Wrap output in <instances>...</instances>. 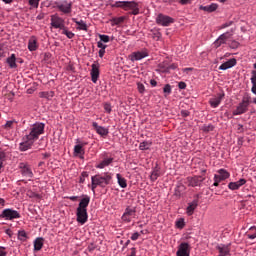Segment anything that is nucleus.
I'll use <instances>...</instances> for the list:
<instances>
[{
  "mask_svg": "<svg viewBox=\"0 0 256 256\" xmlns=\"http://www.w3.org/2000/svg\"><path fill=\"white\" fill-rule=\"evenodd\" d=\"M45 133V124L41 122H36L30 126L29 133H26L23 138L22 142L20 143V151H28L33 147V143L39 139L40 135Z\"/></svg>",
  "mask_w": 256,
  "mask_h": 256,
  "instance_id": "1",
  "label": "nucleus"
},
{
  "mask_svg": "<svg viewBox=\"0 0 256 256\" xmlns=\"http://www.w3.org/2000/svg\"><path fill=\"white\" fill-rule=\"evenodd\" d=\"M89 203H91V197L84 195L78 204L76 209V221L80 223V225H85L89 219V214L87 213Z\"/></svg>",
  "mask_w": 256,
  "mask_h": 256,
  "instance_id": "2",
  "label": "nucleus"
},
{
  "mask_svg": "<svg viewBox=\"0 0 256 256\" xmlns=\"http://www.w3.org/2000/svg\"><path fill=\"white\" fill-rule=\"evenodd\" d=\"M111 181H113V174L111 172H104L102 174H96L91 177V189L93 193H95V189L97 187H107V185H111Z\"/></svg>",
  "mask_w": 256,
  "mask_h": 256,
  "instance_id": "3",
  "label": "nucleus"
},
{
  "mask_svg": "<svg viewBox=\"0 0 256 256\" xmlns=\"http://www.w3.org/2000/svg\"><path fill=\"white\" fill-rule=\"evenodd\" d=\"M112 7L117 9H123V11H131L130 15H139V2L133 1H116L112 4Z\"/></svg>",
  "mask_w": 256,
  "mask_h": 256,
  "instance_id": "4",
  "label": "nucleus"
},
{
  "mask_svg": "<svg viewBox=\"0 0 256 256\" xmlns=\"http://www.w3.org/2000/svg\"><path fill=\"white\" fill-rule=\"evenodd\" d=\"M233 33H235V29L231 28L229 31L221 34L213 43L215 49H219L221 45H228L230 37H233Z\"/></svg>",
  "mask_w": 256,
  "mask_h": 256,
  "instance_id": "5",
  "label": "nucleus"
},
{
  "mask_svg": "<svg viewBox=\"0 0 256 256\" xmlns=\"http://www.w3.org/2000/svg\"><path fill=\"white\" fill-rule=\"evenodd\" d=\"M0 219H4L5 221H13L15 219H21V213H19V211L17 210L6 208L1 212Z\"/></svg>",
  "mask_w": 256,
  "mask_h": 256,
  "instance_id": "6",
  "label": "nucleus"
},
{
  "mask_svg": "<svg viewBox=\"0 0 256 256\" xmlns=\"http://www.w3.org/2000/svg\"><path fill=\"white\" fill-rule=\"evenodd\" d=\"M50 27L51 29L63 30L65 27V19L59 16V14H53L50 16Z\"/></svg>",
  "mask_w": 256,
  "mask_h": 256,
  "instance_id": "7",
  "label": "nucleus"
},
{
  "mask_svg": "<svg viewBox=\"0 0 256 256\" xmlns=\"http://www.w3.org/2000/svg\"><path fill=\"white\" fill-rule=\"evenodd\" d=\"M56 9L63 13L64 15H69L71 11H73V2H69L67 0L58 1L55 3Z\"/></svg>",
  "mask_w": 256,
  "mask_h": 256,
  "instance_id": "8",
  "label": "nucleus"
},
{
  "mask_svg": "<svg viewBox=\"0 0 256 256\" xmlns=\"http://www.w3.org/2000/svg\"><path fill=\"white\" fill-rule=\"evenodd\" d=\"M157 25H161L162 27H169L172 23H175V19L165 14H158L156 17Z\"/></svg>",
  "mask_w": 256,
  "mask_h": 256,
  "instance_id": "9",
  "label": "nucleus"
},
{
  "mask_svg": "<svg viewBox=\"0 0 256 256\" xmlns=\"http://www.w3.org/2000/svg\"><path fill=\"white\" fill-rule=\"evenodd\" d=\"M191 255V245L188 242H182L178 246L176 256H189Z\"/></svg>",
  "mask_w": 256,
  "mask_h": 256,
  "instance_id": "10",
  "label": "nucleus"
},
{
  "mask_svg": "<svg viewBox=\"0 0 256 256\" xmlns=\"http://www.w3.org/2000/svg\"><path fill=\"white\" fill-rule=\"evenodd\" d=\"M135 213H137L135 208L127 207L121 217L122 221L124 223H131V219H135Z\"/></svg>",
  "mask_w": 256,
  "mask_h": 256,
  "instance_id": "11",
  "label": "nucleus"
},
{
  "mask_svg": "<svg viewBox=\"0 0 256 256\" xmlns=\"http://www.w3.org/2000/svg\"><path fill=\"white\" fill-rule=\"evenodd\" d=\"M188 187H201V183L205 181V177L203 176H193L188 177Z\"/></svg>",
  "mask_w": 256,
  "mask_h": 256,
  "instance_id": "12",
  "label": "nucleus"
},
{
  "mask_svg": "<svg viewBox=\"0 0 256 256\" xmlns=\"http://www.w3.org/2000/svg\"><path fill=\"white\" fill-rule=\"evenodd\" d=\"M225 98V93H218L216 96L210 98L209 103H210V107H212L213 109H217V107H219V105H221V101H223V99Z\"/></svg>",
  "mask_w": 256,
  "mask_h": 256,
  "instance_id": "13",
  "label": "nucleus"
},
{
  "mask_svg": "<svg viewBox=\"0 0 256 256\" xmlns=\"http://www.w3.org/2000/svg\"><path fill=\"white\" fill-rule=\"evenodd\" d=\"M130 61L134 63V61H141V59H145V57H149V53L146 50L133 52L130 56Z\"/></svg>",
  "mask_w": 256,
  "mask_h": 256,
  "instance_id": "14",
  "label": "nucleus"
},
{
  "mask_svg": "<svg viewBox=\"0 0 256 256\" xmlns=\"http://www.w3.org/2000/svg\"><path fill=\"white\" fill-rule=\"evenodd\" d=\"M19 168L23 177H27L28 179H31V177H33V171H31L29 164L22 162L19 164Z\"/></svg>",
  "mask_w": 256,
  "mask_h": 256,
  "instance_id": "15",
  "label": "nucleus"
},
{
  "mask_svg": "<svg viewBox=\"0 0 256 256\" xmlns=\"http://www.w3.org/2000/svg\"><path fill=\"white\" fill-rule=\"evenodd\" d=\"M85 145H87V143H80L74 146V157L85 159V149H83Z\"/></svg>",
  "mask_w": 256,
  "mask_h": 256,
  "instance_id": "16",
  "label": "nucleus"
},
{
  "mask_svg": "<svg viewBox=\"0 0 256 256\" xmlns=\"http://www.w3.org/2000/svg\"><path fill=\"white\" fill-rule=\"evenodd\" d=\"M249 107V101L243 100L236 108V110L233 111V115H243L247 111V108Z\"/></svg>",
  "mask_w": 256,
  "mask_h": 256,
  "instance_id": "17",
  "label": "nucleus"
},
{
  "mask_svg": "<svg viewBox=\"0 0 256 256\" xmlns=\"http://www.w3.org/2000/svg\"><path fill=\"white\" fill-rule=\"evenodd\" d=\"M245 183H247V180H245V178H241L236 182H230L228 184V189H230V191H237V190L241 189V187H243V185H245Z\"/></svg>",
  "mask_w": 256,
  "mask_h": 256,
  "instance_id": "18",
  "label": "nucleus"
},
{
  "mask_svg": "<svg viewBox=\"0 0 256 256\" xmlns=\"http://www.w3.org/2000/svg\"><path fill=\"white\" fill-rule=\"evenodd\" d=\"M197 207H199V200L195 199L192 202H189L186 208V215H188V217H191V215L195 213V209H197Z\"/></svg>",
  "mask_w": 256,
  "mask_h": 256,
  "instance_id": "19",
  "label": "nucleus"
},
{
  "mask_svg": "<svg viewBox=\"0 0 256 256\" xmlns=\"http://www.w3.org/2000/svg\"><path fill=\"white\" fill-rule=\"evenodd\" d=\"M92 127H94L96 133L100 135L101 137H106V135H109V129L99 126L97 122L92 123Z\"/></svg>",
  "mask_w": 256,
  "mask_h": 256,
  "instance_id": "20",
  "label": "nucleus"
},
{
  "mask_svg": "<svg viewBox=\"0 0 256 256\" xmlns=\"http://www.w3.org/2000/svg\"><path fill=\"white\" fill-rule=\"evenodd\" d=\"M237 65V59L231 58L228 61L224 62L222 65L219 66L220 71H227V69H231Z\"/></svg>",
  "mask_w": 256,
  "mask_h": 256,
  "instance_id": "21",
  "label": "nucleus"
},
{
  "mask_svg": "<svg viewBox=\"0 0 256 256\" xmlns=\"http://www.w3.org/2000/svg\"><path fill=\"white\" fill-rule=\"evenodd\" d=\"M92 69L90 72L91 75V79H92V83H97L98 79H99V64H92L91 65Z\"/></svg>",
  "mask_w": 256,
  "mask_h": 256,
  "instance_id": "22",
  "label": "nucleus"
},
{
  "mask_svg": "<svg viewBox=\"0 0 256 256\" xmlns=\"http://www.w3.org/2000/svg\"><path fill=\"white\" fill-rule=\"evenodd\" d=\"M217 173H218L216 174L217 179H219L220 181H225L229 179V177H231V174L229 173V171L225 170L224 168L219 169Z\"/></svg>",
  "mask_w": 256,
  "mask_h": 256,
  "instance_id": "23",
  "label": "nucleus"
},
{
  "mask_svg": "<svg viewBox=\"0 0 256 256\" xmlns=\"http://www.w3.org/2000/svg\"><path fill=\"white\" fill-rule=\"evenodd\" d=\"M6 63L10 69H17V56L15 54H11L7 59Z\"/></svg>",
  "mask_w": 256,
  "mask_h": 256,
  "instance_id": "24",
  "label": "nucleus"
},
{
  "mask_svg": "<svg viewBox=\"0 0 256 256\" xmlns=\"http://www.w3.org/2000/svg\"><path fill=\"white\" fill-rule=\"evenodd\" d=\"M113 163V158H104L100 163L96 165V169H105V167H109Z\"/></svg>",
  "mask_w": 256,
  "mask_h": 256,
  "instance_id": "25",
  "label": "nucleus"
},
{
  "mask_svg": "<svg viewBox=\"0 0 256 256\" xmlns=\"http://www.w3.org/2000/svg\"><path fill=\"white\" fill-rule=\"evenodd\" d=\"M217 7H218V5L216 3H212V4L207 5V6L201 5L199 7V9L201 11H206L207 13H213V11H217Z\"/></svg>",
  "mask_w": 256,
  "mask_h": 256,
  "instance_id": "26",
  "label": "nucleus"
},
{
  "mask_svg": "<svg viewBox=\"0 0 256 256\" xmlns=\"http://www.w3.org/2000/svg\"><path fill=\"white\" fill-rule=\"evenodd\" d=\"M217 249L219 251V256H227L229 255V246L225 244H220L217 246Z\"/></svg>",
  "mask_w": 256,
  "mask_h": 256,
  "instance_id": "27",
  "label": "nucleus"
},
{
  "mask_svg": "<svg viewBox=\"0 0 256 256\" xmlns=\"http://www.w3.org/2000/svg\"><path fill=\"white\" fill-rule=\"evenodd\" d=\"M73 23H76L78 25L77 29L78 31H87V23L83 20H77L76 18H72Z\"/></svg>",
  "mask_w": 256,
  "mask_h": 256,
  "instance_id": "28",
  "label": "nucleus"
},
{
  "mask_svg": "<svg viewBox=\"0 0 256 256\" xmlns=\"http://www.w3.org/2000/svg\"><path fill=\"white\" fill-rule=\"evenodd\" d=\"M116 179H117V183H118L119 187H121V189H126V187H127V179H125L119 173L116 174Z\"/></svg>",
  "mask_w": 256,
  "mask_h": 256,
  "instance_id": "29",
  "label": "nucleus"
},
{
  "mask_svg": "<svg viewBox=\"0 0 256 256\" xmlns=\"http://www.w3.org/2000/svg\"><path fill=\"white\" fill-rule=\"evenodd\" d=\"M29 51H37V38L32 36L28 42Z\"/></svg>",
  "mask_w": 256,
  "mask_h": 256,
  "instance_id": "30",
  "label": "nucleus"
},
{
  "mask_svg": "<svg viewBox=\"0 0 256 256\" xmlns=\"http://www.w3.org/2000/svg\"><path fill=\"white\" fill-rule=\"evenodd\" d=\"M39 97H41V99H47L48 101H51V99L55 97V92L53 91L40 92Z\"/></svg>",
  "mask_w": 256,
  "mask_h": 256,
  "instance_id": "31",
  "label": "nucleus"
},
{
  "mask_svg": "<svg viewBox=\"0 0 256 256\" xmlns=\"http://www.w3.org/2000/svg\"><path fill=\"white\" fill-rule=\"evenodd\" d=\"M151 145H153V142L152 141H150V140H145V141H143V142H141L140 144H139V149H140V151H147L148 149H150L151 148Z\"/></svg>",
  "mask_w": 256,
  "mask_h": 256,
  "instance_id": "32",
  "label": "nucleus"
},
{
  "mask_svg": "<svg viewBox=\"0 0 256 256\" xmlns=\"http://www.w3.org/2000/svg\"><path fill=\"white\" fill-rule=\"evenodd\" d=\"M43 249V238H36L34 241V251H41Z\"/></svg>",
  "mask_w": 256,
  "mask_h": 256,
  "instance_id": "33",
  "label": "nucleus"
},
{
  "mask_svg": "<svg viewBox=\"0 0 256 256\" xmlns=\"http://www.w3.org/2000/svg\"><path fill=\"white\" fill-rule=\"evenodd\" d=\"M61 34L62 35H66V37L68 39H73V37H75V33H73L72 31H69V28H67V26H65L62 30H61Z\"/></svg>",
  "mask_w": 256,
  "mask_h": 256,
  "instance_id": "34",
  "label": "nucleus"
},
{
  "mask_svg": "<svg viewBox=\"0 0 256 256\" xmlns=\"http://www.w3.org/2000/svg\"><path fill=\"white\" fill-rule=\"evenodd\" d=\"M157 179H159V170L157 168H154L151 172L150 180L152 182H155L157 181Z\"/></svg>",
  "mask_w": 256,
  "mask_h": 256,
  "instance_id": "35",
  "label": "nucleus"
},
{
  "mask_svg": "<svg viewBox=\"0 0 256 256\" xmlns=\"http://www.w3.org/2000/svg\"><path fill=\"white\" fill-rule=\"evenodd\" d=\"M28 237H27V232H25V230H19L18 231V240L25 242L27 241Z\"/></svg>",
  "mask_w": 256,
  "mask_h": 256,
  "instance_id": "36",
  "label": "nucleus"
},
{
  "mask_svg": "<svg viewBox=\"0 0 256 256\" xmlns=\"http://www.w3.org/2000/svg\"><path fill=\"white\" fill-rule=\"evenodd\" d=\"M17 123V121L15 120H9L7 121L3 127L4 129H6L7 131H9V129H13L15 127V124Z\"/></svg>",
  "mask_w": 256,
  "mask_h": 256,
  "instance_id": "37",
  "label": "nucleus"
},
{
  "mask_svg": "<svg viewBox=\"0 0 256 256\" xmlns=\"http://www.w3.org/2000/svg\"><path fill=\"white\" fill-rule=\"evenodd\" d=\"M176 229H183L185 227V218H180L175 223Z\"/></svg>",
  "mask_w": 256,
  "mask_h": 256,
  "instance_id": "38",
  "label": "nucleus"
},
{
  "mask_svg": "<svg viewBox=\"0 0 256 256\" xmlns=\"http://www.w3.org/2000/svg\"><path fill=\"white\" fill-rule=\"evenodd\" d=\"M239 42L237 40H230L228 41V47H230V49H239Z\"/></svg>",
  "mask_w": 256,
  "mask_h": 256,
  "instance_id": "39",
  "label": "nucleus"
},
{
  "mask_svg": "<svg viewBox=\"0 0 256 256\" xmlns=\"http://www.w3.org/2000/svg\"><path fill=\"white\" fill-rule=\"evenodd\" d=\"M123 21H125V17H123V16L115 17V18H112V20H111L113 25H121V23H123Z\"/></svg>",
  "mask_w": 256,
  "mask_h": 256,
  "instance_id": "40",
  "label": "nucleus"
},
{
  "mask_svg": "<svg viewBox=\"0 0 256 256\" xmlns=\"http://www.w3.org/2000/svg\"><path fill=\"white\" fill-rule=\"evenodd\" d=\"M5 151H3L2 149H0V173H1V169H3V163L5 162Z\"/></svg>",
  "mask_w": 256,
  "mask_h": 256,
  "instance_id": "41",
  "label": "nucleus"
},
{
  "mask_svg": "<svg viewBox=\"0 0 256 256\" xmlns=\"http://www.w3.org/2000/svg\"><path fill=\"white\" fill-rule=\"evenodd\" d=\"M99 39L102 43H109V41H111L109 36L105 34H99Z\"/></svg>",
  "mask_w": 256,
  "mask_h": 256,
  "instance_id": "42",
  "label": "nucleus"
},
{
  "mask_svg": "<svg viewBox=\"0 0 256 256\" xmlns=\"http://www.w3.org/2000/svg\"><path fill=\"white\" fill-rule=\"evenodd\" d=\"M87 177H89V172L83 171L80 175L79 183H85Z\"/></svg>",
  "mask_w": 256,
  "mask_h": 256,
  "instance_id": "43",
  "label": "nucleus"
},
{
  "mask_svg": "<svg viewBox=\"0 0 256 256\" xmlns=\"http://www.w3.org/2000/svg\"><path fill=\"white\" fill-rule=\"evenodd\" d=\"M250 231H253V233L247 234L248 239H256V227H250Z\"/></svg>",
  "mask_w": 256,
  "mask_h": 256,
  "instance_id": "44",
  "label": "nucleus"
},
{
  "mask_svg": "<svg viewBox=\"0 0 256 256\" xmlns=\"http://www.w3.org/2000/svg\"><path fill=\"white\" fill-rule=\"evenodd\" d=\"M213 129H215V127L212 124L204 125L202 127V131H204L205 133H209V131H213Z\"/></svg>",
  "mask_w": 256,
  "mask_h": 256,
  "instance_id": "45",
  "label": "nucleus"
},
{
  "mask_svg": "<svg viewBox=\"0 0 256 256\" xmlns=\"http://www.w3.org/2000/svg\"><path fill=\"white\" fill-rule=\"evenodd\" d=\"M137 89H138V92L141 93V95H143V93H145V85L143 83L138 82Z\"/></svg>",
  "mask_w": 256,
  "mask_h": 256,
  "instance_id": "46",
  "label": "nucleus"
},
{
  "mask_svg": "<svg viewBox=\"0 0 256 256\" xmlns=\"http://www.w3.org/2000/svg\"><path fill=\"white\" fill-rule=\"evenodd\" d=\"M163 92L166 94V95H171V85L170 84H166L163 88Z\"/></svg>",
  "mask_w": 256,
  "mask_h": 256,
  "instance_id": "47",
  "label": "nucleus"
},
{
  "mask_svg": "<svg viewBox=\"0 0 256 256\" xmlns=\"http://www.w3.org/2000/svg\"><path fill=\"white\" fill-rule=\"evenodd\" d=\"M104 111H106V113H111V111H113V108L111 107L110 103L104 104Z\"/></svg>",
  "mask_w": 256,
  "mask_h": 256,
  "instance_id": "48",
  "label": "nucleus"
},
{
  "mask_svg": "<svg viewBox=\"0 0 256 256\" xmlns=\"http://www.w3.org/2000/svg\"><path fill=\"white\" fill-rule=\"evenodd\" d=\"M139 237H141V234L139 232H135L131 235L130 239L132 241H137V239H139Z\"/></svg>",
  "mask_w": 256,
  "mask_h": 256,
  "instance_id": "49",
  "label": "nucleus"
},
{
  "mask_svg": "<svg viewBox=\"0 0 256 256\" xmlns=\"http://www.w3.org/2000/svg\"><path fill=\"white\" fill-rule=\"evenodd\" d=\"M97 48H98V49H107V44H105V43L102 42V41H98V42H97Z\"/></svg>",
  "mask_w": 256,
  "mask_h": 256,
  "instance_id": "50",
  "label": "nucleus"
},
{
  "mask_svg": "<svg viewBox=\"0 0 256 256\" xmlns=\"http://www.w3.org/2000/svg\"><path fill=\"white\" fill-rule=\"evenodd\" d=\"M180 5H191L193 3V0H178Z\"/></svg>",
  "mask_w": 256,
  "mask_h": 256,
  "instance_id": "51",
  "label": "nucleus"
},
{
  "mask_svg": "<svg viewBox=\"0 0 256 256\" xmlns=\"http://www.w3.org/2000/svg\"><path fill=\"white\" fill-rule=\"evenodd\" d=\"M39 1H41V0H29V4L32 7H39Z\"/></svg>",
  "mask_w": 256,
  "mask_h": 256,
  "instance_id": "52",
  "label": "nucleus"
},
{
  "mask_svg": "<svg viewBox=\"0 0 256 256\" xmlns=\"http://www.w3.org/2000/svg\"><path fill=\"white\" fill-rule=\"evenodd\" d=\"M233 25V21L225 22L221 25L220 29H227V27H231Z\"/></svg>",
  "mask_w": 256,
  "mask_h": 256,
  "instance_id": "53",
  "label": "nucleus"
},
{
  "mask_svg": "<svg viewBox=\"0 0 256 256\" xmlns=\"http://www.w3.org/2000/svg\"><path fill=\"white\" fill-rule=\"evenodd\" d=\"M219 183H221V180L219 178H217V174L214 175V183L213 186L214 187H219Z\"/></svg>",
  "mask_w": 256,
  "mask_h": 256,
  "instance_id": "54",
  "label": "nucleus"
},
{
  "mask_svg": "<svg viewBox=\"0 0 256 256\" xmlns=\"http://www.w3.org/2000/svg\"><path fill=\"white\" fill-rule=\"evenodd\" d=\"M2 57H5V47L3 44H0V59H2Z\"/></svg>",
  "mask_w": 256,
  "mask_h": 256,
  "instance_id": "55",
  "label": "nucleus"
},
{
  "mask_svg": "<svg viewBox=\"0 0 256 256\" xmlns=\"http://www.w3.org/2000/svg\"><path fill=\"white\" fill-rule=\"evenodd\" d=\"M98 55H99L100 59H103V57H105V49H100L98 52Z\"/></svg>",
  "mask_w": 256,
  "mask_h": 256,
  "instance_id": "56",
  "label": "nucleus"
},
{
  "mask_svg": "<svg viewBox=\"0 0 256 256\" xmlns=\"http://www.w3.org/2000/svg\"><path fill=\"white\" fill-rule=\"evenodd\" d=\"M178 87H179V89H186L187 84L185 82H179Z\"/></svg>",
  "mask_w": 256,
  "mask_h": 256,
  "instance_id": "57",
  "label": "nucleus"
},
{
  "mask_svg": "<svg viewBox=\"0 0 256 256\" xmlns=\"http://www.w3.org/2000/svg\"><path fill=\"white\" fill-rule=\"evenodd\" d=\"M128 256H137V250L135 248H131V253Z\"/></svg>",
  "mask_w": 256,
  "mask_h": 256,
  "instance_id": "58",
  "label": "nucleus"
},
{
  "mask_svg": "<svg viewBox=\"0 0 256 256\" xmlns=\"http://www.w3.org/2000/svg\"><path fill=\"white\" fill-rule=\"evenodd\" d=\"M5 207V199L0 198V209H3Z\"/></svg>",
  "mask_w": 256,
  "mask_h": 256,
  "instance_id": "59",
  "label": "nucleus"
},
{
  "mask_svg": "<svg viewBox=\"0 0 256 256\" xmlns=\"http://www.w3.org/2000/svg\"><path fill=\"white\" fill-rule=\"evenodd\" d=\"M67 199H69L70 201H77V199H79V196H70L67 197Z\"/></svg>",
  "mask_w": 256,
  "mask_h": 256,
  "instance_id": "60",
  "label": "nucleus"
},
{
  "mask_svg": "<svg viewBox=\"0 0 256 256\" xmlns=\"http://www.w3.org/2000/svg\"><path fill=\"white\" fill-rule=\"evenodd\" d=\"M237 130H238L240 133H243V125H242V124H238Z\"/></svg>",
  "mask_w": 256,
  "mask_h": 256,
  "instance_id": "61",
  "label": "nucleus"
},
{
  "mask_svg": "<svg viewBox=\"0 0 256 256\" xmlns=\"http://www.w3.org/2000/svg\"><path fill=\"white\" fill-rule=\"evenodd\" d=\"M150 85H152V87H157V81L150 80Z\"/></svg>",
  "mask_w": 256,
  "mask_h": 256,
  "instance_id": "62",
  "label": "nucleus"
},
{
  "mask_svg": "<svg viewBox=\"0 0 256 256\" xmlns=\"http://www.w3.org/2000/svg\"><path fill=\"white\" fill-rule=\"evenodd\" d=\"M0 256H7V252L0 250Z\"/></svg>",
  "mask_w": 256,
  "mask_h": 256,
  "instance_id": "63",
  "label": "nucleus"
},
{
  "mask_svg": "<svg viewBox=\"0 0 256 256\" xmlns=\"http://www.w3.org/2000/svg\"><path fill=\"white\" fill-rule=\"evenodd\" d=\"M182 115H183V117H188L189 112H187V111H182Z\"/></svg>",
  "mask_w": 256,
  "mask_h": 256,
  "instance_id": "64",
  "label": "nucleus"
}]
</instances>
